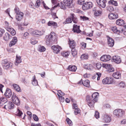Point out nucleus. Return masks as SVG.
Here are the masks:
<instances>
[{"instance_id":"f257e3e1","label":"nucleus","mask_w":126,"mask_h":126,"mask_svg":"<svg viewBox=\"0 0 126 126\" xmlns=\"http://www.w3.org/2000/svg\"><path fill=\"white\" fill-rule=\"evenodd\" d=\"M99 96V94L97 92L94 93L91 96L88 95L86 97V100L88 105L91 108L94 107L95 102L97 101Z\"/></svg>"},{"instance_id":"f03ea898","label":"nucleus","mask_w":126,"mask_h":126,"mask_svg":"<svg viewBox=\"0 0 126 126\" xmlns=\"http://www.w3.org/2000/svg\"><path fill=\"white\" fill-rule=\"evenodd\" d=\"M45 39L46 44L48 46L54 44L56 41V36L53 32H51L50 34L46 35Z\"/></svg>"},{"instance_id":"7ed1b4c3","label":"nucleus","mask_w":126,"mask_h":126,"mask_svg":"<svg viewBox=\"0 0 126 126\" xmlns=\"http://www.w3.org/2000/svg\"><path fill=\"white\" fill-rule=\"evenodd\" d=\"M73 0H64L63 2L58 4V6L62 9L66 8V6L69 7L72 3Z\"/></svg>"},{"instance_id":"20e7f679","label":"nucleus","mask_w":126,"mask_h":126,"mask_svg":"<svg viewBox=\"0 0 126 126\" xmlns=\"http://www.w3.org/2000/svg\"><path fill=\"white\" fill-rule=\"evenodd\" d=\"M2 65L4 69H7L11 68L13 64L9 62H8L7 60L5 59L2 61Z\"/></svg>"},{"instance_id":"39448f33","label":"nucleus","mask_w":126,"mask_h":126,"mask_svg":"<svg viewBox=\"0 0 126 126\" xmlns=\"http://www.w3.org/2000/svg\"><path fill=\"white\" fill-rule=\"evenodd\" d=\"M114 79L112 78L107 77L102 81V83L104 84H109L113 83Z\"/></svg>"},{"instance_id":"423d86ee","label":"nucleus","mask_w":126,"mask_h":126,"mask_svg":"<svg viewBox=\"0 0 126 126\" xmlns=\"http://www.w3.org/2000/svg\"><path fill=\"white\" fill-rule=\"evenodd\" d=\"M51 48L53 50L54 53L57 54L62 50V48L59 46L54 45L51 47Z\"/></svg>"},{"instance_id":"0eeeda50","label":"nucleus","mask_w":126,"mask_h":126,"mask_svg":"<svg viewBox=\"0 0 126 126\" xmlns=\"http://www.w3.org/2000/svg\"><path fill=\"white\" fill-rule=\"evenodd\" d=\"M92 5V3L91 2H86L82 5V9L84 10L88 9L91 8Z\"/></svg>"},{"instance_id":"6e6552de","label":"nucleus","mask_w":126,"mask_h":126,"mask_svg":"<svg viewBox=\"0 0 126 126\" xmlns=\"http://www.w3.org/2000/svg\"><path fill=\"white\" fill-rule=\"evenodd\" d=\"M96 1L100 7L103 8L105 7L106 0H96Z\"/></svg>"},{"instance_id":"1a4fd4ad","label":"nucleus","mask_w":126,"mask_h":126,"mask_svg":"<svg viewBox=\"0 0 126 126\" xmlns=\"http://www.w3.org/2000/svg\"><path fill=\"white\" fill-rule=\"evenodd\" d=\"M111 58V57L110 55H104L100 57V59L102 61L106 62L109 61Z\"/></svg>"},{"instance_id":"9d476101","label":"nucleus","mask_w":126,"mask_h":126,"mask_svg":"<svg viewBox=\"0 0 126 126\" xmlns=\"http://www.w3.org/2000/svg\"><path fill=\"white\" fill-rule=\"evenodd\" d=\"M12 101L17 105H19L20 102L18 97L15 95L13 94L12 97Z\"/></svg>"},{"instance_id":"9b49d317","label":"nucleus","mask_w":126,"mask_h":126,"mask_svg":"<svg viewBox=\"0 0 126 126\" xmlns=\"http://www.w3.org/2000/svg\"><path fill=\"white\" fill-rule=\"evenodd\" d=\"M4 95L7 98H9L11 97L12 95V92L11 90L9 88H7Z\"/></svg>"},{"instance_id":"f8f14e48","label":"nucleus","mask_w":126,"mask_h":126,"mask_svg":"<svg viewBox=\"0 0 126 126\" xmlns=\"http://www.w3.org/2000/svg\"><path fill=\"white\" fill-rule=\"evenodd\" d=\"M112 59L113 61L115 63L119 64L121 61V59L120 56L117 55H115L112 57Z\"/></svg>"},{"instance_id":"ddd939ff","label":"nucleus","mask_w":126,"mask_h":126,"mask_svg":"<svg viewBox=\"0 0 126 126\" xmlns=\"http://www.w3.org/2000/svg\"><path fill=\"white\" fill-rule=\"evenodd\" d=\"M24 15V14L22 12H20L19 13L16 14V19L18 21H21L23 18Z\"/></svg>"},{"instance_id":"4468645a","label":"nucleus","mask_w":126,"mask_h":126,"mask_svg":"<svg viewBox=\"0 0 126 126\" xmlns=\"http://www.w3.org/2000/svg\"><path fill=\"white\" fill-rule=\"evenodd\" d=\"M14 104L11 102H9L7 105L4 106V107L6 110L7 108L9 109H12L14 108Z\"/></svg>"},{"instance_id":"2eb2a0df","label":"nucleus","mask_w":126,"mask_h":126,"mask_svg":"<svg viewBox=\"0 0 126 126\" xmlns=\"http://www.w3.org/2000/svg\"><path fill=\"white\" fill-rule=\"evenodd\" d=\"M72 21L75 23H77L78 22V19L76 16L74 14H71L70 16Z\"/></svg>"},{"instance_id":"dca6fc26","label":"nucleus","mask_w":126,"mask_h":126,"mask_svg":"<svg viewBox=\"0 0 126 126\" xmlns=\"http://www.w3.org/2000/svg\"><path fill=\"white\" fill-rule=\"evenodd\" d=\"M108 17L110 19H113L117 18L118 17V16L116 14L110 13L109 14Z\"/></svg>"},{"instance_id":"f3484780","label":"nucleus","mask_w":126,"mask_h":126,"mask_svg":"<svg viewBox=\"0 0 126 126\" xmlns=\"http://www.w3.org/2000/svg\"><path fill=\"white\" fill-rule=\"evenodd\" d=\"M114 44V41L112 38L109 37L108 39V44L109 46L110 47H112Z\"/></svg>"},{"instance_id":"a211bd4d","label":"nucleus","mask_w":126,"mask_h":126,"mask_svg":"<svg viewBox=\"0 0 126 126\" xmlns=\"http://www.w3.org/2000/svg\"><path fill=\"white\" fill-rule=\"evenodd\" d=\"M73 31L74 32H76L77 33H80L81 31L79 29V26H78L76 25H74Z\"/></svg>"},{"instance_id":"6ab92c4d","label":"nucleus","mask_w":126,"mask_h":126,"mask_svg":"<svg viewBox=\"0 0 126 126\" xmlns=\"http://www.w3.org/2000/svg\"><path fill=\"white\" fill-rule=\"evenodd\" d=\"M17 38L16 37H13L12 40L10 42L9 46L10 47H11L12 46L14 45L17 42Z\"/></svg>"},{"instance_id":"aec40b11","label":"nucleus","mask_w":126,"mask_h":126,"mask_svg":"<svg viewBox=\"0 0 126 126\" xmlns=\"http://www.w3.org/2000/svg\"><path fill=\"white\" fill-rule=\"evenodd\" d=\"M47 25L49 26H52L54 28H56L58 27L57 23L52 21H49L47 23Z\"/></svg>"},{"instance_id":"412c9836","label":"nucleus","mask_w":126,"mask_h":126,"mask_svg":"<svg viewBox=\"0 0 126 126\" xmlns=\"http://www.w3.org/2000/svg\"><path fill=\"white\" fill-rule=\"evenodd\" d=\"M121 74L120 72H116L114 73L112 75L113 77L116 79H119L121 78Z\"/></svg>"},{"instance_id":"4be33fe9","label":"nucleus","mask_w":126,"mask_h":126,"mask_svg":"<svg viewBox=\"0 0 126 126\" xmlns=\"http://www.w3.org/2000/svg\"><path fill=\"white\" fill-rule=\"evenodd\" d=\"M104 119L106 123H109L111 121V118L110 116L105 114L104 116Z\"/></svg>"},{"instance_id":"5701e85b","label":"nucleus","mask_w":126,"mask_h":126,"mask_svg":"<svg viewBox=\"0 0 126 126\" xmlns=\"http://www.w3.org/2000/svg\"><path fill=\"white\" fill-rule=\"evenodd\" d=\"M12 38L11 36H10L9 34L7 32L5 33L3 37V39L5 41H8Z\"/></svg>"},{"instance_id":"b1692460","label":"nucleus","mask_w":126,"mask_h":126,"mask_svg":"<svg viewBox=\"0 0 126 126\" xmlns=\"http://www.w3.org/2000/svg\"><path fill=\"white\" fill-rule=\"evenodd\" d=\"M118 86L120 89H124L126 87V83L125 82L121 81L119 83Z\"/></svg>"},{"instance_id":"393cba45","label":"nucleus","mask_w":126,"mask_h":126,"mask_svg":"<svg viewBox=\"0 0 126 126\" xmlns=\"http://www.w3.org/2000/svg\"><path fill=\"white\" fill-rule=\"evenodd\" d=\"M7 102V99L6 98L0 97V106H1Z\"/></svg>"},{"instance_id":"a878e982","label":"nucleus","mask_w":126,"mask_h":126,"mask_svg":"<svg viewBox=\"0 0 126 126\" xmlns=\"http://www.w3.org/2000/svg\"><path fill=\"white\" fill-rule=\"evenodd\" d=\"M101 76V74L100 73H97L96 74L93 76L92 78L93 79H94L97 78V80H99L100 77Z\"/></svg>"},{"instance_id":"bb28decb","label":"nucleus","mask_w":126,"mask_h":126,"mask_svg":"<svg viewBox=\"0 0 126 126\" xmlns=\"http://www.w3.org/2000/svg\"><path fill=\"white\" fill-rule=\"evenodd\" d=\"M21 61V57L20 56L16 55V62L15 63V65L16 66L18 64L20 63Z\"/></svg>"},{"instance_id":"cd10ccee","label":"nucleus","mask_w":126,"mask_h":126,"mask_svg":"<svg viewBox=\"0 0 126 126\" xmlns=\"http://www.w3.org/2000/svg\"><path fill=\"white\" fill-rule=\"evenodd\" d=\"M4 25L5 28L8 31L10 30V28H12L10 27L9 23L7 21H5L4 22Z\"/></svg>"},{"instance_id":"c85d7f7f","label":"nucleus","mask_w":126,"mask_h":126,"mask_svg":"<svg viewBox=\"0 0 126 126\" xmlns=\"http://www.w3.org/2000/svg\"><path fill=\"white\" fill-rule=\"evenodd\" d=\"M77 69V67L75 65H69L68 66V69L70 71L75 72Z\"/></svg>"},{"instance_id":"c756f323","label":"nucleus","mask_w":126,"mask_h":126,"mask_svg":"<svg viewBox=\"0 0 126 126\" xmlns=\"http://www.w3.org/2000/svg\"><path fill=\"white\" fill-rule=\"evenodd\" d=\"M70 41L69 45L70 48H74L76 46V43L73 40Z\"/></svg>"},{"instance_id":"7c9ffc66","label":"nucleus","mask_w":126,"mask_h":126,"mask_svg":"<svg viewBox=\"0 0 126 126\" xmlns=\"http://www.w3.org/2000/svg\"><path fill=\"white\" fill-rule=\"evenodd\" d=\"M116 23L117 25L119 26L123 25L124 24V21L120 19H119L117 20L116 21Z\"/></svg>"},{"instance_id":"2f4dec72","label":"nucleus","mask_w":126,"mask_h":126,"mask_svg":"<svg viewBox=\"0 0 126 126\" xmlns=\"http://www.w3.org/2000/svg\"><path fill=\"white\" fill-rule=\"evenodd\" d=\"M111 30L114 33H116L119 34L120 32V31L117 29L116 27H113L111 28Z\"/></svg>"},{"instance_id":"473e14b6","label":"nucleus","mask_w":126,"mask_h":126,"mask_svg":"<svg viewBox=\"0 0 126 126\" xmlns=\"http://www.w3.org/2000/svg\"><path fill=\"white\" fill-rule=\"evenodd\" d=\"M14 89L17 92H21V90L20 87L16 84H14L13 85Z\"/></svg>"},{"instance_id":"72a5a7b5","label":"nucleus","mask_w":126,"mask_h":126,"mask_svg":"<svg viewBox=\"0 0 126 126\" xmlns=\"http://www.w3.org/2000/svg\"><path fill=\"white\" fill-rule=\"evenodd\" d=\"M84 66L85 68L88 70H91L93 69V66L91 64L85 65Z\"/></svg>"},{"instance_id":"f704fd0d","label":"nucleus","mask_w":126,"mask_h":126,"mask_svg":"<svg viewBox=\"0 0 126 126\" xmlns=\"http://www.w3.org/2000/svg\"><path fill=\"white\" fill-rule=\"evenodd\" d=\"M35 76H34L32 77L33 81L32 82V84L34 86H36L38 84L37 81L35 79Z\"/></svg>"},{"instance_id":"c9c22d12","label":"nucleus","mask_w":126,"mask_h":126,"mask_svg":"<svg viewBox=\"0 0 126 126\" xmlns=\"http://www.w3.org/2000/svg\"><path fill=\"white\" fill-rule=\"evenodd\" d=\"M77 54L76 50L75 48H72L71 49V54L73 56L75 57Z\"/></svg>"},{"instance_id":"e433bc0d","label":"nucleus","mask_w":126,"mask_h":126,"mask_svg":"<svg viewBox=\"0 0 126 126\" xmlns=\"http://www.w3.org/2000/svg\"><path fill=\"white\" fill-rule=\"evenodd\" d=\"M83 85L86 87H89L90 86L89 81L88 80H86L83 81Z\"/></svg>"},{"instance_id":"4c0bfd02","label":"nucleus","mask_w":126,"mask_h":126,"mask_svg":"<svg viewBox=\"0 0 126 126\" xmlns=\"http://www.w3.org/2000/svg\"><path fill=\"white\" fill-rule=\"evenodd\" d=\"M102 11L100 10H97L94 12V15L95 17L99 16L102 13Z\"/></svg>"},{"instance_id":"58836bf2","label":"nucleus","mask_w":126,"mask_h":126,"mask_svg":"<svg viewBox=\"0 0 126 126\" xmlns=\"http://www.w3.org/2000/svg\"><path fill=\"white\" fill-rule=\"evenodd\" d=\"M109 4H112L115 6H117V1L114 0H111L109 1Z\"/></svg>"},{"instance_id":"ea45409f","label":"nucleus","mask_w":126,"mask_h":126,"mask_svg":"<svg viewBox=\"0 0 126 126\" xmlns=\"http://www.w3.org/2000/svg\"><path fill=\"white\" fill-rule=\"evenodd\" d=\"M70 54V53L68 51H63L62 53V55L63 57H66L68 56Z\"/></svg>"},{"instance_id":"a19ab883","label":"nucleus","mask_w":126,"mask_h":126,"mask_svg":"<svg viewBox=\"0 0 126 126\" xmlns=\"http://www.w3.org/2000/svg\"><path fill=\"white\" fill-rule=\"evenodd\" d=\"M45 47L43 46H39L38 50L40 52L45 51L46 50Z\"/></svg>"},{"instance_id":"79ce46f5","label":"nucleus","mask_w":126,"mask_h":126,"mask_svg":"<svg viewBox=\"0 0 126 126\" xmlns=\"http://www.w3.org/2000/svg\"><path fill=\"white\" fill-rule=\"evenodd\" d=\"M10 28V30L8 31L10 32L12 35H14L16 34L15 31L12 28Z\"/></svg>"},{"instance_id":"37998d69","label":"nucleus","mask_w":126,"mask_h":126,"mask_svg":"<svg viewBox=\"0 0 126 126\" xmlns=\"http://www.w3.org/2000/svg\"><path fill=\"white\" fill-rule=\"evenodd\" d=\"M72 21L71 20V18L69 17L66 18V21L63 23L64 24H65L66 23H69L72 22Z\"/></svg>"},{"instance_id":"c03bdc74","label":"nucleus","mask_w":126,"mask_h":126,"mask_svg":"<svg viewBox=\"0 0 126 126\" xmlns=\"http://www.w3.org/2000/svg\"><path fill=\"white\" fill-rule=\"evenodd\" d=\"M88 55L87 54H83L81 55L80 58L82 60L86 59H88Z\"/></svg>"},{"instance_id":"a18cd8bd","label":"nucleus","mask_w":126,"mask_h":126,"mask_svg":"<svg viewBox=\"0 0 126 126\" xmlns=\"http://www.w3.org/2000/svg\"><path fill=\"white\" fill-rule=\"evenodd\" d=\"M119 111L118 117H122L125 113L124 111Z\"/></svg>"},{"instance_id":"49530a36","label":"nucleus","mask_w":126,"mask_h":126,"mask_svg":"<svg viewBox=\"0 0 126 126\" xmlns=\"http://www.w3.org/2000/svg\"><path fill=\"white\" fill-rule=\"evenodd\" d=\"M23 114V113L21 111H16L15 113L16 115L19 116H21Z\"/></svg>"},{"instance_id":"de8ad7c7","label":"nucleus","mask_w":126,"mask_h":126,"mask_svg":"<svg viewBox=\"0 0 126 126\" xmlns=\"http://www.w3.org/2000/svg\"><path fill=\"white\" fill-rule=\"evenodd\" d=\"M41 4V2L40 0H37L35 4V6L37 8L40 7Z\"/></svg>"},{"instance_id":"09e8293b","label":"nucleus","mask_w":126,"mask_h":126,"mask_svg":"<svg viewBox=\"0 0 126 126\" xmlns=\"http://www.w3.org/2000/svg\"><path fill=\"white\" fill-rule=\"evenodd\" d=\"M37 42L34 38H32L31 39V43L33 45H34L37 43Z\"/></svg>"},{"instance_id":"8fccbe9b","label":"nucleus","mask_w":126,"mask_h":126,"mask_svg":"<svg viewBox=\"0 0 126 126\" xmlns=\"http://www.w3.org/2000/svg\"><path fill=\"white\" fill-rule=\"evenodd\" d=\"M110 66H111V65L109 64H102V67L106 69L109 68L110 67Z\"/></svg>"},{"instance_id":"3c124183","label":"nucleus","mask_w":126,"mask_h":126,"mask_svg":"<svg viewBox=\"0 0 126 126\" xmlns=\"http://www.w3.org/2000/svg\"><path fill=\"white\" fill-rule=\"evenodd\" d=\"M80 19L83 21H85L89 20V18L88 17L85 16H80Z\"/></svg>"},{"instance_id":"603ef678","label":"nucleus","mask_w":126,"mask_h":126,"mask_svg":"<svg viewBox=\"0 0 126 126\" xmlns=\"http://www.w3.org/2000/svg\"><path fill=\"white\" fill-rule=\"evenodd\" d=\"M45 32V31L43 30L42 31H40L38 30H37V35H42L44 34Z\"/></svg>"},{"instance_id":"864d4df0","label":"nucleus","mask_w":126,"mask_h":126,"mask_svg":"<svg viewBox=\"0 0 126 126\" xmlns=\"http://www.w3.org/2000/svg\"><path fill=\"white\" fill-rule=\"evenodd\" d=\"M66 121L68 124L70 126H71L72 125V121L68 118H67Z\"/></svg>"},{"instance_id":"5fc2aeb1","label":"nucleus","mask_w":126,"mask_h":126,"mask_svg":"<svg viewBox=\"0 0 126 126\" xmlns=\"http://www.w3.org/2000/svg\"><path fill=\"white\" fill-rule=\"evenodd\" d=\"M107 9L108 11L112 12L113 11L114 8L112 6H108L107 7Z\"/></svg>"},{"instance_id":"6e6d98bb","label":"nucleus","mask_w":126,"mask_h":126,"mask_svg":"<svg viewBox=\"0 0 126 126\" xmlns=\"http://www.w3.org/2000/svg\"><path fill=\"white\" fill-rule=\"evenodd\" d=\"M94 116L96 119H97L99 118V113L97 111H95Z\"/></svg>"},{"instance_id":"4d7b16f0","label":"nucleus","mask_w":126,"mask_h":126,"mask_svg":"<svg viewBox=\"0 0 126 126\" xmlns=\"http://www.w3.org/2000/svg\"><path fill=\"white\" fill-rule=\"evenodd\" d=\"M73 108L74 109L77 110H79V109L78 108L77 105L75 103H74L73 104Z\"/></svg>"},{"instance_id":"13d9d810","label":"nucleus","mask_w":126,"mask_h":126,"mask_svg":"<svg viewBox=\"0 0 126 126\" xmlns=\"http://www.w3.org/2000/svg\"><path fill=\"white\" fill-rule=\"evenodd\" d=\"M96 66L97 69H99L102 66L101 64L100 63H98L96 64Z\"/></svg>"},{"instance_id":"bf43d9fd","label":"nucleus","mask_w":126,"mask_h":126,"mask_svg":"<svg viewBox=\"0 0 126 126\" xmlns=\"http://www.w3.org/2000/svg\"><path fill=\"white\" fill-rule=\"evenodd\" d=\"M110 107V105L109 104H106L104 105L103 108L106 109H108Z\"/></svg>"},{"instance_id":"052dcab7","label":"nucleus","mask_w":126,"mask_h":126,"mask_svg":"<svg viewBox=\"0 0 126 126\" xmlns=\"http://www.w3.org/2000/svg\"><path fill=\"white\" fill-rule=\"evenodd\" d=\"M119 111H114L113 114L115 115L118 117Z\"/></svg>"},{"instance_id":"680f3d73","label":"nucleus","mask_w":126,"mask_h":126,"mask_svg":"<svg viewBox=\"0 0 126 126\" xmlns=\"http://www.w3.org/2000/svg\"><path fill=\"white\" fill-rule=\"evenodd\" d=\"M33 117L34 120L35 121H38L39 120L38 118L36 115H33Z\"/></svg>"},{"instance_id":"e2e57ef3","label":"nucleus","mask_w":126,"mask_h":126,"mask_svg":"<svg viewBox=\"0 0 126 126\" xmlns=\"http://www.w3.org/2000/svg\"><path fill=\"white\" fill-rule=\"evenodd\" d=\"M4 32V29H0V37L2 36L3 33Z\"/></svg>"},{"instance_id":"0e129e2a","label":"nucleus","mask_w":126,"mask_h":126,"mask_svg":"<svg viewBox=\"0 0 126 126\" xmlns=\"http://www.w3.org/2000/svg\"><path fill=\"white\" fill-rule=\"evenodd\" d=\"M14 10L15 11V13H16V14H18V13H19L20 12L19 11V8L17 7L15 8Z\"/></svg>"},{"instance_id":"69168bd1","label":"nucleus","mask_w":126,"mask_h":126,"mask_svg":"<svg viewBox=\"0 0 126 126\" xmlns=\"http://www.w3.org/2000/svg\"><path fill=\"white\" fill-rule=\"evenodd\" d=\"M60 102H63L64 101V98L63 96H61L59 98Z\"/></svg>"},{"instance_id":"338daca9","label":"nucleus","mask_w":126,"mask_h":126,"mask_svg":"<svg viewBox=\"0 0 126 126\" xmlns=\"http://www.w3.org/2000/svg\"><path fill=\"white\" fill-rule=\"evenodd\" d=\"M58 93L60 95L63 96L65 94L63 92H62L61 90H59L58 91Z\"/></svg>"},{"instance_id":"774afa93","label":"nucleus","mask_w":126,"mask_h":126,"mask_svg":"<svg viewBox=\"0 0 126 126\" xmlns=\"http://www.w3.org/2000/svg\"><path fill=\"white\" fill-rule=\"evenodd\" d=\"M31 126H41L40 124H35L34 123H32L31 124Z\"/></svg>"}]
</instances>
